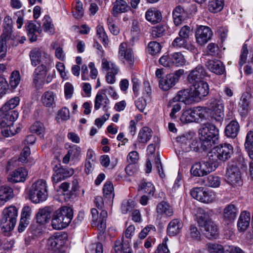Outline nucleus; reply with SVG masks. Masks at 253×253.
<instances>
[{
    "label": "nucleus",
    "mask_w": 253,
    "mask_h": 253,
    "mask_svg": "<svg viewBox=\"0 0 253 253\" xmlns=\"http://www.w3.org/2000/svg\"><path fill=\"white\" fill-rule=\"evenodd\" d=\"M206 66L211 72L217 75H222L225 71L224 65L218 60H209L206 62Z\"/></svg>",
    "instance_id": "nucleus-29"
},
{
    "label": "nucleus",
    "mask_w": 253,
    "mask_h": 253,
    "mask_svg": "<svg viewBox=\"0 0 253 253\" xmlns=\"http://www.w3.org/2000/svg\"><path fill=\"white\" fill-rule=\"evenodd\" d=\"M206 77H208V74L205 67L202 65H198L190 71L187 80L190 84H196L203 82Z\"/></svg>",
    "instance_id": "nucleus-15"
},
{
    "label": "nucleus",
    "mask_w": 253,
    "mask_h": 253,
    "mask_svg": "<svg viewBox=\"0 0 253 253\" xmlns=\"http://www.w3.org/2000/svg\"><path fill=\"white\" fill-rule=\"evenodd\" d=\"M157 215L158 217H170L173 214V209L168 202L162 201L156 207Z\"/></svg>",
    "instance_id": "nucleus-26"
},
{
    "label": "nucleus",
    "mask_w": 253,
    "mask_h": 253,
    "mask_svg": "<svg viewBox=\"0 0 253 253\" xmlns=\"http://www.w3.org/2000/svg\"><path fill=\"white\" fill-rule=\"evenodd\" d=\"M210 253H225L224 248L218 244L209 243L207 244Z\"/></svg>",
    "instance_id": "nucleus-56"
},
{
    "label": "nucleus",
    "mask_w": 253,
    "mask_h": 253,
    "mask_svg": "<svg viewBox=\"0 0 253 253\" xmlns=\"http://www.w3.org/2000/svg\"><path fill=\"white\" fill-rule=\"evenodd\" d=\"M145 18L150 23L156 24L161 21L162 17L160 11L155 8H151L146 12Z\"/></svg>",
    "instance_id": "nucleus-34"
},
{
    "label": "nucleus",
    "mask_w": 253,
    "mask_h": 253,
    "mask_svg": "<svg viewBox=\"0 0 253 253\" xmlns=\"http://www.w3.org/2000/svg\"><path fill=\"white\" fill-rule=\"evenodd\" d=\"M202 203L209 204L216 200V194L211 190L205 189Z\"/></svg>",
    "instance_id": "nucleus-50"
},
{
    "label": "nucleus",
    "mask_w": 253,
    "mask_h": 253,
    "mask_svg": "<svg viewBox=\"0 0 253 253\" xmlns=\"http://www.w3.org/2000/svg\"><path fill=\"white\" fill-rule=\"evenodd\" d=\"M176 83L173 76L169 74L159 80V87L164 90H168L173 87Z\"/></svg>",
    "instance_id": "nucleus-37"
},
{
    "label": "nucleus",
    "mask_w": 253,
    "mask_h": 253,
    "mask_svg": "<svg viewBox=\"0 0 253 253\" xmlns=\"http://www.w3.org/2000/svg\"><path fill=\"white\" fill-rule=\"evenodd\" d=\"M233 154V147L228 143L220 144L215 147L209 154V159L214 162L217 160L225 161Z\"/></svg>",
    "instance_id": "nucleus-5"
},
{
    "label": "nucleus",
    "mask_w": 253,
    "mask_h": 253,
    "mask_svg": "<svg viewBox=\"0 0 253 253\" xmlns=\"http://www.w3.org/2000/svg\"><path fill=\"white\" fill-rule=\"evenodd\" d=\"M183 222L178 218H174L169 223L167 231L170 236H174L181 232L183 227Z\"/></svg>",
    "instance_id": "nucleus-27"
},
{
    "label": "nucleus",
    "mask_w": 253,
    "mask_h": 253,
    "mask_svg": "<svg viewBox=\"0 0 253 253\" xmlns=\"http://www.w3.org/2000/svg\"><path fill=\"white\" fill-rule=\"evenodd\" d=\"M215 169L212 167L211 161H203L193 165L190 169L191 174L196 177H202L207 175Z\"/></svg>",
    "instance_id": "nucleus-12"
},
{
    "label": "nucleus",
    "mask_w": 253,
    "mask_h": 253,
    "mask_svg": "<svg viewBox=\"0 0 253 253\" xmlns=\"http://www.w3.org/2000/svg\"><path fill=\"white\" fill-rule=\"evenodd\" d=\"M104 196L108 199H113L115 196L113 184L111 181H107L103 188Z\"/></svg>",
    "instance_id": "nucleus-49"
},
{
    "label": "nucleus",
    "mask_w": 253,
    "mask_h": 253,
    "mask_svg": "<svg viewBox=\"0 0 253 253\" xmlns=\"http://www.w3.org/2000/svg\"><path fill=\"white\" fill-rule=\"evenodd\" d=\"M107 23L111 33L114 35H118L120 33V29L113 18L108 17L107 20Z\"/></svg>",
    "instance_id": "nucleus-63"
},
{
    "label": "nucleus",
    "mask_w": 253,
    "mask_h": 253,
    "mask_svg": "<svg viewBox=\"0 0 253 253\" xmlns=\"http://www.w3.org/2000/svg\"><path fill=\"white\" fill-rule=\"evenodd\" d=\"M110 100L106 94H104L101 90L98 91L94 99V109L99 110L102 107L103 110L107 112L109 109Z\"/></svg>",
    "instance_id": "nucleus-24"
},
{
    "label": "nucleus",
    "mask_w": 253,
    "mask_h": 253,
    "mask_svg": "<svg viewBox=\"0 0 253 253\" xmlns=\"http://www.w3.org/2000/svg\"><path fill=\"white\" fill-rule=\"evenodd\" d=\"M14 122H8L9 123L5 126L0 127L1 128V133L4 136L9 137L13 136L19 131V128L17 127V129H15L13 126Z\"/></svg>",
    "instance_id": "nucleus-43"
},
{
    "label": "nucleus",
    "mask_w": 253,
    "mask_h": 253,
    "mask_svg": "<svg viewBox=\"0 0 253 253\" xmlns=\"http://www.w3.org/2000/svg\"><path fill=\"white\" fill-rule=\"evenodd\" d=\"M205 188L203 187H195L190 191L191 196L197 200L202 202Z\"/></svg>",
    "instance_id": "nucleus-53"
},
{
    "label": "nucleus",
    "mask_w": 253,
    "mask_h": 253,
    "mask_svg": "<svg viewBox=\"0 0 253 253\" xmlns=\"http://www.w3.org/2000/svg\"><path fill=\"white\" fill-rule=\"evenodd\" d=\"M172 54L164 55L159 59V63L161 65L166 67H171L173 66Z\"/></svg>",
    "instance_id": "nucleus-60"
},
{
    "label": "nucleus",
    "mask_w": 253,
    "mask_h": 253,
    "mask_svg": "<svg viewBox=\"0 0 253 253\" xmlns=\"http://www.w3.org/2000/svg\"><path fill=\"white\" fill-rule=\"evenodd\" d=\"M50 214L51 211L49 207L39 209L37 214L38 222L42 224L47 222L50 218Z\"/></svg>",
    "instance_id": "nucleus-38"
},
{
    "label": "nucleus",
    "mask_w": 253,
    "mask_h": 253,
    "mask_svg": "<svg viewBox=\"0 0 253 253\" xmlns=\"http://www.w3.org/2000/svg\"><path fill=\"white\" fill-rule=\"evenodd\" d=\"M66 235L62 232H57L46 240V247L51 253H64L61 248L65 243Z\"/></svg>",
    "instance_id": "nucleus-7"
},
{
    "label": "nucleus",
    "mask_w": 253,
    "mask_h": 253,
    "mask_svg": "<svg viewBox=\"0 0 253 253\" xmlns=\"http://www.w3.org/2000/svg\"><path fill=\"white\" fill-rule=\"evenodd\" d=\"M119 57L120 59L125 61L129 65H132L134 62V56L131 48H127V44L122 42L119 46Z\"/></svg>",
    "instance_id": "nucleus-20"
},
{
    "label": "nucleus",
    "mask_w": 253,
    "mask_h": 253,
    "mask_svg": "<svg viewBox=\"0 0 253 253\" xmlns=\"http://www.w3.org/2000/svg\"><path fill=\"white\" fill-rule=\"evenodd\" d=\"M25 27L31 42L36 41L38 37L37 34H40L42 31L40 26H37L34 23L30 21L26 23Z\"/></svg>",
    "instance_id": "nucleus-31"
},
{
    "label": "nucleus",
    "mask_w": 253,
    "mask_h": 253,
    "mask_svg": "<svg viewBox=\"0 0 253 253\" xmlns=\"http://www.w3.org/2000/svg\"><path fill=\"white\" fill-rule=\"evenodd\" d=\"M47 188L45 180L41 179L35 181L29 191L28 195L30 200L35 204L45 201L48 196Z\"/></svg>",
    "instance_id": "nucleus-3"
},
{
    "label": "nucleus",
    "mask_w": 253,
    "mask_h": 253,
    "mask_svg": "<svg viewBox=\"0 0 253 253\" xmlns=\"http://www.w3.org/2000/svg\"><path fill=\"white\" fill-rule=\"evenodd\" d=\"M56 95L52 91L44 92L41 96V102L46 107H53L56 103Z\"/></svg>",
    "instance_id": "nucleus-30"
},
{
    "label": "nucleus",
    "mask_w": 253,
    "mask_h": 253,
    "mask_svg": "<svg viewBox=\"0 0 253 253\" xmlns=\"http://www.w3.org/2000/svg\"><path fill=\"white\" fill-rule=\"evenodd\" d=\"M81 153V148L76 145H71L67 154L63 157L62 162L64 164H67L70 160L74 161H78Z\"/></svg>",
    "instance_id": "nucleus-25"
},
{
    "label": "nucleus",
    "mask_w": 253,
    "mask_h": 253,
    "mask_svg": "<svg viewBox=\"0 0 253 253\" xmlns=\"http://www.w3.org/2000/svg\"><path fill=\"white\" fill-rule=\"evenodd\" d=\"M209 107L211 111L212 118L220 122L224 117V105L222 99L219 96L211 99L209 102Z\"/></svg>",
    "instance_id": "nucleus-9"
},
{
    "label": "nucleus",
    "mask_w": 253,
    "mask_h": 253,
    "mask_svg": "<svg viewBox=\"0 0 253 253\" xmlns=\"http://www.w3.org/2000/svg\"><path fill=\"white\" fill-rule=\"evenodd\" d=\"M29 57L33 66L36 67L41 64L46 67L52 62L50 55L41 48L35 47L32 49L29 53Z\"/></svg>",
    "instance_id": "nucleus-8"
},
{
    "label": "nucleus",
    "mask_w": 253,
    "mask_h": 253,
    "mask_svg": "<svg viewBox=\"0 0 253 253\" xmlns=\"http://www.w3.org/2000/svg\"><path fill=\"white\" fill-rule=\"evenodd\" d=\"M47 72V67L42 64L38 66L35 70L33 75V84L36 89L42 88L45 84V78Z\"/></svg>",
    "instance_id": "nucleus-13"
},
{
    "label": "nucleus",
    "mask_w": 253,
    "mask_h": 253,
    "mask_svg": "<svg viewBox=\"0 0 253 253\" xmlns=\"http://www.w3.org/2000/svg\"><path fill=\"white\" fill-rule=\"evenodd\" d=\"M238 123L235 120L231 121L225 127V134L228 137L235 138L239 131Z\"/></svg>",
    "instance_id": "nucleus-35"
},
{
    "label": "nucleus",
    "mask_w": 253,
    "mask_h": 253,
    "mask_svg": "<svg viewBox=\"0 0 253 253\" xmlns=\"http://www.w3.org/2000/svg\"><path fill=\"white\" fill-rule=\"evenodd\" d=\"M27 175V170L25 168H20L12 171L8 175L7 179L11 183L24 182Z\"/></svg>",
    "instance_id": "nucleus-23"
},
{
    "label": "nucleus",
    "mask_w": 253,
    "mask_h": 253,
    "mask_svg": "<svg viewBox=\"0 0 253 253\" xmlns=\"http://www.w3.org/2000/svg\"><path fill=\"white\" fill-rule=\"evenodd\" d=\"M13 197V190L11 187L6 185L0 186V205H3Z\"/></svg>",
    "instance_id": "nucleus-32"
},
{
    "label": "nucleus",
    "mask_w": 253,
    "mask_h": 253,
    "mask_svg": "<svg viewBox=\"0 0 253 253\" xmlns=\"http://www.w3.org/2000/svg\"><path fill=\"white\" fill-rule=\"evenodd\" d=\"M171 101L182 102L186 105L196 103L192 92V89H184L179 90L172 99Z\"/></svg>",
    "instance_id": "nucleus-18"
},
{
    "label": "nucleus",
    "mask_w": 253,
    "mask_h": 253,
    "mask_svg": "<svg viewBox=\"0 0 253 253\" xmlns=\"http://www.w3.org/2000/svg\"><path fill=\"white\" fill-rule=\"evenodd\" d=\"M201 147L204 150L210 149L219 142V130L213 124L207 123L199 130Z\"/></svg>",
    "instance_id": "nucleus-1"
},
{
    "label": "nucleus",
    "mask_w": 253,
    "mask_h": 253,
    "mask_svg": "<svg viewBox=\"0 0 253 253\" xmlns=\"http://www.w3.org/2000/svg\"><path fill=\"white\" fill-rule=\"evenodd\" d=\"M199 225L204 227L206 236L210 239L216 238L218 235L217 225L211 220L209 214L206 212H202L197 216Z\"/></svg>",
    "instance_id": "nucleus-4"
},
{
    "label": "nucleus",
    "mask_w": 253,
    "mask_h": 253,
    "mask_svg": "<svg viewBox=\"0 0 253 253\" xmlns=\"http://www.w3.org/2000/svg\"><path fill=\"white\" fill-rule=\"evenodd\" d=\"M73 15L75 18L79 19L84 15V9L83 8V3L79 0H77L76 5L72 11Z\"/></svg>",
    "instance_id": "nucleus-55"
},
{
    "label": "nucleus",
    "mask_w": 253,
    "mask_h": 253,
    "mask_svg": "<svg viewBox=\"0 0 253 253\" xmlns=\"http://www.w3.org/2000/svg\"><path fill=\"white\" fill-rule=\"evenodd\" d=\"M42 28L44 31L53 34L54 32V25L52 19L48 15H45L42 19Z\"/></svg>",
    "instance_id": "nucleus-48"
},
{
    "label": "nucleus",
    "mask_w": 253,
    "mask_h": 253,
    "mask_svg": "<svg viewBox=\"0 0 253 253\" xmlns=\"http://www.w3.org/2000/svg\"><path fill=\"white\" fill-rule=\"evenodd\" d=\"M165 28L161 25H157L152 29L151 34L154 38L162 37L165 33Z\"/></svg>",
    "instance_id": "nucleus-62"
},
{
    "label": "nucleus",
    "mask_w": 253,
    "mask_h": 253,
    "mask_svg": "<svg viewBox=\"0 0 253 253\" xmlns=\"http://www.w3.org/2000/svg\"><path fill=\"white\" fill-rule=\"evenodd\" d=\"M191 84L194 88L192 92L196 103L201 101L204 97L209 94V86L207 82L203 81Z\"/></svg>",
    "instance_id": "nucleus-16"
},
{
    "label": "nucleus",
    "mask_w": 253,
    "mask_h": 253,
    "mask_svg": "<svg viewBox=\"0 0 253 253\" xmlns=\"http://www.w3.org/2000/svg\"><path fill=\"white\" fill-rule=\"evenodd\" d=\"M251 94L245 92L243 93L238 104V112L243 117L246 116L251 110Z\"/></svg>",
    "instance_id": "nucleus-21"
},
{
    "label": "nucleus",
    "mask_w": 253,
    "mask_h": 253,
    "mask_svg": "<svg viewBox=\"0 0 253 253\" xmlns=\"http://www.w3.org/2000/svg\"><path fill=\"white\" fill-rule=\"evenodd\" d=\"M18 210L15 206H11L5 208L2 212L1 222L5 223V227L9 230H12L16 224Z\"/></svg>",
    "instance_id": "nucleus-10"
},
{
    "label": "nucleus",
    "mask_w": 253,
    "mask_h": 253,
    "mask_svg": "<svg viewBox=\"0 0 253 253\" xmlns=\"http://www.w3.org/2000/svg\"><path fill=\"white\" fill-rule=\"evenodd\" d=\"M103 253V246L100 243H97L92 244L90 245L87 250L86 253Z\"/></svg>",
    "instance_id": "nucleus-64"
},
{
    "label": "nucleus",
    "mask_w": 253,
    "mask_h": 253,
    "mask_svg": "<svg viewBox=\"0 0 253 253\" xmlns=\"http://www.w3.org/2000/svg\"><path fill=\"white\" fill-rule=\"evenodd\" d=\"M237 213V209L234 205L230 204L227 205L223 211L224 221L228 224L233 222L236 218Z\"/></svg>",
    "instance_id": "nucleus-28"
},
{
    "label": "nucleus",
    "mask_w": 253,
    "mask_h": 253,
    "mask_svg": "<svg viewBox=\"0 0 253 253\" xmlns=\"http://www.w3.org/2000/svg\"><path fill=\"white\" fill-rule=\"evenodd\" d=\"M207 116L206 108L198 106L184 111L180 117V120L184 123L199 122L200 119H205Z\"/></svg>",
    "instance_id": "nucleus-6"
},
{
    "label": "nucleus",
    "mask_w": 253,
    "mask_h": 253,
    "mask_svg": "<svg viewBox=\"0 0 253 253\" xmlns=\"http://www.w3.org/2000/svg\"><path fill=\"white\" fill-rule=\"evenodd\" d=\"M141 190L143 192L149 195L150 197L153 196L155 188L154 185L150 182H144L142 183L141 185Z\"/></svg>",
    "instance_id": "nucleus-52"
},
{
    "label": "nucleus",
    "mask_w": 253,
    "mask_h": 253,
    "mask_svg": "<svg viewBox=\"0 0 253 253\" xmlns=\"http://www.w3.org/2000/svg\"><path fill=\"white\" fill-rule=\"evenodd\" d=\"M97 35L104 45L107 44L108 42V37L102 26L98 25L96 27Z\"/></svg>",
    "instance_id": "nucleus-61"
},
{
    "label": "nucleus",
    "mask_w": 253,
    "mask_h": 253,
    "mask_svg": "<svg viewBox=\"0 0 253 253\" xmlns=\"http://www.w3.org/2000/svg\"><path fill=\"white\" fill-rule=\"evenodd\" d=\"M173 66L181 67L186 64V60L180 52L172 53Z\"/></svg>",
    "instance_id": "nucleus-47"
},
{
    "label": "nucleus",
    "mask_w": 253,
    "mask_h": 253,
    "mask_svg": "<svg viewBox=\"0 0 253 253\" xmlns=\"http://www.w3.org/2000/svg\"><path fill=\"white\" fill-rule=\"evenodd\" d=\"M21 80L20 73L18 71H14L12 72L10 81L9 85L13 89L16 88L19 85Z\"/></svg>",
    "instance_id": "nucleus-51"
},
{
    "label": "nucleus",
    "mask_w": 253,
    "mask_h": 253,
    "mask_svg": "<svg viewBox=\"0 0 253 253\" xmlns=\"http://www.w3.org/2000/svg\"><path fill=\"white\" fill-rule=\"evenodd\" d=\"M129 9V6L125 0H116L111 13L113 15L116 16L119 13L127 11Z\"/></svg>",
    "instance_id": "nucleus-36"
},
{
    "label": "nucleus",
    "mask_w": 253,
    "mask_h": 253,
    "mask_svg": "<svg viewBox=\"0 0 253 253\" xmlns=\"http://www.w3.org/2000/svg\"><path fill=\"white\" fill-rule=\"evenodd\" d=\"M101 68L102 70L108 71V72H115V73L120 72L119 67L115 63L108 61L105 58L102 59Z\"/></svg>",
    "instance_id": "nucleus-42"
},
{
    "label": "nucleus",
    "mask_w": 253,
    "mask_h": 253,
    "mask_svg": "<svg viewBox=\"0 0 253 253\" xmlns=\"http://www.w3.org/2000/svg\"><path fill=\"white\" fill-rule=\"evenodd\" d=\"M152 131L147 126L141 128L138 133L137 140L140 143H146L151 138Z\"/></svg>",
    "instance_id": "nucleus-39"
},
{
    "label": "nucleus",
    "mask_w": 253,
    "mask_h": 253,
    "mask_svg": "<svg viewBox=\"0 0 253 253\" xmlns=\"http://www.w3.org/2000/svg\"><path fill=\"white\" fill-rule=\"evenodd\" d=\"M250 213L246 211H242L238 221V229L241 232H244L249 226L250 222Z\"/></svg>",
    "instance_id": "nucleus-33"
},
{
    "label": "nucleus",
    "mask_w": 253,
    "mask_h": 253,
    "mask_svg": "<svg viewBox=\"0 0 253 253\" xmlns=\"http://www.w3.org/2000/svg\"><path fill=\"white\" fill-rule=\"evenodd\" d=\"M135 206V203L132 200H124L121 206L122 212L126 214L132 210Z\"/></svg>",
    "instance_id": "nucleus-58"
},
{
    "label": "nucleus",
    "mask_w": 253,
    "mask_h": 253,
    "mask_svg": "<svg viewBox=\"0 0 253 253\" xmlns=\"http://www.w3.org/2000/svg\"><path fill=\"white\" fill-rule=\"evenodd\" d=\"M245 148L249 157H253V131H249L246 135Z\"/></svg>",
    "instance_id": "nucleus-44"
},
{
    "label": "nucleus",
    "mask_w": 253,
    "mask_h": 253,
    "mask_svg": "<svg viewBox=\"0 0 253 253\" xmlns=\"http://www.w3.org/2000/svg\"><path fill=\"white\" fill-rule=\"evenodd\" d=\"M193 137V133H185L181 136L176 137V141L179 144L181 147H185L187 143L190 142V140Z\"/></svg>",
    "instance_id": "nucleus-54"
},
{
    "label": "nucleus",
    "mask_w": 253,
    "mask_h": 253,
    "mask_svg": "<svg viewBox=\"0 0 253 253\" xmlns=\"http://www.w3.org/2000/svg\"><path fill=\"white\" fill-rule=\"evenodd\" d=\"M226 178L227 183L233 186L242 184L241 172L236 165L229 163L226 169Z\"/></svg>",
    "instance_id": "nucleus-11"
},
{
    "label": "nucleus",
    "mask_w": 253,
    "mask_h": 253,
    "mask_svg": "<svg viewBox=\"0 0 253 253\" xmlns=\"http://www.w3.org/2000/svg\"><path fill=\"white\" fill-rule=\"evenodd\" d=\"M203 182L206 186L216 188L219 186L221 181L219 177L210 175L203 179Z\"/></svg>",
    "instance_id": "nucleus-45"
},
{
    "label": "nucleus",
    "mask_w": 253,
    "mask_h": 253,
    "mask_svg": "<svg viewBox=\"0 0 253 253\" xmlns=\"http://www.w3.org/2000/svg\"><path fill=\"white\" fill-rule=\"evenodd\" d=\"M185 237L189 241H200L201 240V234L196 226L191 225L185 234Z\"/></svg>",
    "instance_id": "nucleus-41"
},
{
    "label": "nucleus",
    "mask_w": 253,
    "mask_h": 253,
    "mask_svg": "<svg viewBox=\"0 0 253 253\" xmlns=\"http://www.w3.org/2000/svg\"><path fill=\"white\" fill-rule=\"evenodd\" d=\"M173 22L176 26L180 25L185 19V13L184 9L179 6L176 7L173 10Z\"/></svg>",
    "instance_id": "nucleus-40"
},
{
    "label": "nucleus",
    "mask_w": 253,
    "mask_h": 253,
    "mask_svg": "<svg viewBox=\"0 0 253 253\" xmlns=\"http://www.w3.org/2000/svg\"><path fill=\"white\" fill-rule=\"evenodd\" d=\"M161 50V46L160 43L156 42H151L147 46V50L149 53L151 55H155L159 53Z\"/></svg>",
    "instance_id": "nucleus-57"
},
{
    "label": "nucleus",
    "mask_w": 253,
    "mask_h": 253,
    "mask_svg": "<svg viewBox=\"0 0 253 253\" xmlns=\"http://www.w3.org/2000/svg\"><path fill=\"white\" fill-rule=\"evenodd\" d=\"M30 154L31 151L30 148L27 146L24 147L18 158V161L23 163H28L30 159L29 158Z\"/></svg>",
    "instance_id": "nucleus-59"
},
{
    "label": "nucleus",
    "mask_w": 253,
    "mask_h": 253,
    "mask_svg": "<svg viewBox=\"0 0 253 253\" xmlns=\"http://www.w3.org/2000/svg\"><path fill=\"white\" fill-rule=\"evenodd\" d=\"M20 98L15 96L7 101L1 108L10 116L11 120H16L18 117V112L14 110L20 103Z\"/></svg>",
    "instance_id": "nucleus-17"
},
{
    "label": "nucleus",
    "mask_w": 253,
    "mask_h": 253,
    "mask_svg": "<svg viewBox=\"0 0 253 253\" xmlns=\"http://www.w3.org/2000/svg\"><path fill=\"white\" fill-rule=\"evenodd\" d=\"M223 6V0H209L208 8L211 12L216 13L220 11Z\"/></svg>",
    "instance_id": "nucleus-46"
},
{
    "label": "nucleus",
    "mask_w": 253,
    "mask_h": 253,
    "mask_svg": "<svg viewBox=\"0 0 253 253\" xmlns=\"http://www.w3.org/2000/svg\"><path fill=\"white\" fill-rule=\"evenodd\" d=\"M212 36V32L208 26L200 25L197 27L195 32L197 42L201 45H204L210 41Z\"/></svg>",
    "instance_id": "nucleus-14"
},
{
    "label": "nucleus",
    "mask_w": 253,
    "mask_h": 253,
    "mask_svg": "<svg viewBox=\"0 0 253 253\" xmlns=\"http://www.w3.org/2000/svg\"><path fill=\"white\" fill-rule=\"evenodd\" d=\"M91 213L93 224L95 226H99L102 230L105 229L106 221L108 216L107 211L102 210L99 216L98 211L96 209L93 208L91 210Z\"/></svg>",
    "instance_id": "nucleus-22"
},
{
    "label": "nucleus",
    "mask_w": 253,
    "mask_h": 253,
    "mask_svg": "<svg viewBox=\"0 0 253 253\" xmlns=\"http://www.w3.org/2000/svg\"><path fill=\"white\" fill-rule=\"evenodd\" d=\"M73 217L72 209L67 206H63L56 210L53 215L51 226L55 230H61L67 227Z\"/></svg>",
    "instance_id": "nucleus-2"
},
{
    "label": "nucleus",
    "mask_w": 253,
    "mask_h": 253,
    "mask_svg": "<svg viewBox=\"0 0 253 253\" xmlns=\"http://www.w3.org/2000/svg\"><path fill=\"white\" fill-rule=\"evenodd\" d=\"M54 173L52 176V180L54 183H58L65 179L71 176L74 173L72 168H63L56 167L54 168Z\"/></svg>",
    "instance_id": "nucleus-19"
}]
</instances>
